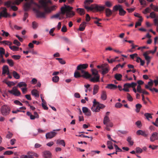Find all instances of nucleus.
<instances>
[{
  "label": "nucleus",
  "mask_w": 158,
  "mask_h": 158,
  "mask_svg": "<svg viewBox=\"0 0 158 158\" xmlns=\"http://www.w3.org/2000/svg\"><path fill=\"white\" fill-rule=\"evenodd\" d=\"M150 17L152 18H156V15L154 12H152L150 15Z\"/></svg>",
  "instance_id": "4d7b16f0"
},
{
  "label": "nucleus",
  "mask_w": 158,
  "mask_h": 158,
  "mask_svg": "<svg viewBox=\"0 0 158 158\" xmlns=\"http://www.w3.org/2000/svg\"><path fill=\"white\" fill-rule=\"evenodd\" d=\"M119 14L121 16L124 15L126 13V11L124 10L122 7L121 8H120V10H119Z\"/></svg>",
  "instance_id": "c9c22d12"
},
{
  "label": "nucleus",
  "mask_w": 158,
  "mask_h": 158,
  "mask_svg": "<svg viewBox=\"0 0 158 158\" xmlns=\"http://www.w3.org/2000/svg\"><path fill=\"white\" fill-rule=\"evenodd\" d=\"M56 144H61L63 147H65V143L64 140L63 139H58L56 141Z\"/></svg>",
  "instance_id": "a878e982"
},
{
  "label": "nucleus",
  "mask_w": 158,
  "mask_h": 158,
  "mask_svg": "<svg viewBox=\"0 0 158 158\" xmlns=\"http://www.w3.org/2000/svg\"><path fill=\"white\" fill-rule=\"evenodd\" d=\"M136 152L137 153H141L142 152L143 150L139 147H137L135 149Z\"/></svg>",
  "instance_id": "5fc2aeb1"
},
{
  "label": "nucleus",
  "mask_w": 158,
  "mask_h": 158,
  "mask_svg": "<svg viewBox=\"0 0 158 158\" xmlns=\"http://www.w3.org/2000/svg\"><path fill=\"white\" fill-rule=\"evenodd\" d=\"M7 62L10 66L12 67L13 66L14 62L12 60L8 59L7 60Z\"/></svg>",
  "instance_id": "49530a36"
},
{
  "label": "nucleus",
  "mask_w": 158,
  "mask_h": 158,
  "mask_svg": "<svg viewBox=\"0 0 158 158\" xmlns=\"http://www.w3.org/2000/svg\"><path fill=\"white\" fill-rule=\"evenodd\" d=\"M127 98L128 100L130 102H131L133 101V98L131 96L129 93H127Z\"/></svg>",
  "instance_id": "864d4df0"
},
{
  "label": "nucleus",
  "mask_w": 158,
  "mask_h": 158,
  "mask_svg": "<svg viewBox=\"0 0 158 158\" xmlns=\"http://www.w3.org/2000/svg\"><path fill=\"white\" fill-rule=\"evenodd\" d=\"M32 95L35 97H38L39 96V94L38 91L36 89H33L31 91Z\"/></svg>",
  "instance_id": "412c9836"
},
{
  "label": "nucleus",
  "mask_w": 158,
  "mask_h": 158,
  "mask_svg": "<svg viewBox=\"0 0 158 158\" xmlns=\"http://www.w3.org/2000/svg\"><path fill=\"white\" fill-rule=\"evenodd\" d=\"M151 142H154L155 140H158V133L156 132L153 133L150 138Z\"/></svg>",
  "instance_id": "9b49d317"
},
{
  "label": "nucleus",
  "mask_w": 158,
  "mask_h": 158,
  "mask_svg": "<svg viewBox=\"0 0 158 158\" xmlns=\"http://www.w3.org/2000/svg\"><path fill=\"white\" fill-rule=\"evenodd\" d=\"M86 23L85 22H82L80 25L79 27V30L81 31H83L85 29L86 26Z\"/></svg>",
  "instance_id": "5701e85b"
},
{
  "label": "nucleus",
  "mask_w": 158,
  "mask_h": 158,
  "mask_svg": "<svg viewBox=\"0 0 158 158\" xmlns=\"http://www.w3.org/2000/svg\"><path fill=\"white\" fill-rule=\"evenodd\" d=\"M144 116L146 117L148 120H149V118H152V116L151 114L148 113H146L144 114Z\"/></svg>",
  "instance_id": "09e8293b"
},
{
  "label": "nucleus",
  "mask_w": 158,
  "mask_h": 158,
  "mask_svg": "<svg viewBox=\"0 0 158 158\" xmlns=\"http://www.w3.org/2000/svg\"><path fill=\"white\" fill-rule=\"evenodd\" d=\"M105 5L108 7H111L112 6V3L109 1H107L105 3Z\"/></svg>",
  "instance_id": "3c124183"
},
{
  "label": "nucleus",
  "mask_w": 158,
  "mask_h": 158,
  "mask_svg": "<svg viewBox=\"0 0 158 158\" xmlns=\"http://www.w3.org/2000/svg\"><path fill=\"white\" fill-rule=\"evenodd\" d=\"M60 129H57L56 130H54L53 131H52L49 132L47 133L45 135L46 138L47 139H51L54 137H55L57 133L54 131H59Z\"/></svg>",
  "instance_id": "423d86ee"
},
{
  "label": "nucleus",
  "mask_w": 158,
  "mask_h": 158,
  "mask_svg": "<svg viewBox=\"0 0 158 158\" xmlns=\"http://www.w3.org/2000/svg\"><path fill=\"white\" fill-rule=\"evenodd\" d=\"M37 7L38 8V9L35 8H33V10L36 13L37 17L40 18H44L45 13L44 12H41L39 10V9L41 7H43L42 6V3L41 6H40L36 3H35Z\"/></svg>",
  "instance_id": "7ed1b4c3"
},
{
  "label": "nucleus",
  "mask_w": 158,
  "mask_h": 158,
  "mask_svg": "<svg viewBox=\"0 0 158 158\" xmlns=\"http://www.w3.org/2000/svg\"><path fill=\"white\" fill-rule=\"evenodd\" d=\"M13 75L14 77L16 79H19L20 78L19 74L15 71H13Z\"/></svg>",
  "instance_id": "ea45409f"
},
{
  "label": "nucleus",
  "mask_w": 158,
  "mask_h": 158,
  "mask_svg": "<svg viewBox=\"0 0 158 158\" xmlns=\"http://www.w3.org/2000/svg\"><path fill=\"white\" fill-rule=\"evenodd\" d=\"M37 27V24L36 23L35 21L32 23V27L33 29H35Z\"/></svg>",
  "instance_id": "0e129e2a"
},
{
  "label": "nucleus",
  "mask_w": 158,
  "mask_h": 158,
  "mask_svg": "<svg viewBox=\"0 0 158 158\" xmlns=\"http://www.w3.org/2000/svg\"><path fill=\"white\" fill-rule=\"evenodd\" d=\"M52 79L53 82L57 83L59 80V77L57 76H55L52 77Z\"/></svg>",
  "instance_id": "e433bc0d"
},
{
  "label": "nucleus",
  "mask_w": 158,
  "mask_h": 158,
  "mask_svg": "<svg viewBox=\"0 0 158 158\" xmlns=\"http://www.w3.org/2000/svg\"><path fill=\"white\" fill-rule=\"evenodd\" d=\"M82 74L81 76L86 78H91V75L89 74L87 72L85 71H82L81 73Z\"/></svg>",
  "instance_id": "2eb2a0df"
},
{
  "label": "nucleus",
  "mask_w": 158,
  "mask_h": 158,
  "mask_svg": "<svg viewBox=\"0 0 158 158\" xmlns=\"http://www.w3.org/2000/svg\"><path fill=\"white\" fill-rule=\"evenodd\" d=\"M10 48L13 51H18L19 49L18 47L15 46H11V45L10 46Z\"/></svg>",
  "instance_id": "8fccbe9b"
},
{
  "label": "nucleus",
  "mask_w": 158,
  "mask_h": 158,
  "mask_svg": "<svg viewBox=\"0 0 158 158\" xmlns=\"http://www.w3.org/2000/svg\"><path fill=\"white\" fill-rule=\"evenodd\" d=\"M21 157L22 158H33L32 155H23Z\"/></svg>",
  "instance_id": "603ef678"
},
{
  "label": "nucleus",
  "mask_w": 158,
  "mask_h": 158,
  "mask_svg": "<svg viewBox=\"0 0 158 158\" xmlns=\"http://www.w3.org/2000/svg\"><path fill=\"white\" fill-rule=\"evenodd\" d=\"M100 108L98 105H93V107L91 108V110L94 112H98L99 111Z\"/></svg>",
  "instance_id": "aec40b11"
},
{
  "label": "nucleus",
  "mask_w": 158,
  "mask_h": 158,
  "mask_svg": "<svg viewBox=\"0 0 158 158\" xmlns=\"http://www.w3.org/2000/svg\"><path fill=\"white\" fill-rule=\"evenodd\" d=\"M106 15L107 17H109L112 14V11L109 8H106L105 10Z\"/></svg>",
  "instance_id": "c85d7f7f"
},
{
  "label": "nucleus",
  "mask_w": 158,
  "mask_h": 158,
  "mask_svg": "<svg viewBox=\"0 0 158 158\" xmlns=\"http://www.w3.org/2000/svg\"><path fill=\"white\" fill-rule=\"evenodd\" d=\"M137 85V83L135 82H132L131 83H126L124 84V85L126 86H127L128 88L130 87L133 88V87H135Z\"/></svg>",
  "instance_id": "a211bd4d"
},
{
  "label": "nucleus",
  "mask_w": 158,
  "mask_h": 158,
  "mask_svg": "<svg viewBox=\"0 0 158 158\" xmlns=\"http://www.w3.org/2000/svg\"><path fill=\"white\" fill-rule=\"evenodd\" d=\"M78 13L80 15H84L85 13V10L84 9L81 8H78L76 9Z\"/></svg>",
  "instance_id": "393cba45"
},
{
  "label": "nucleus",
  "mask_w": 158,
  "mask_h": 158,
  "mask_svg": "<svg viewBox=\"0 0 158 158\" xmlns=\"http://www.w3.org/2000/svg\"><path fill=\"white\" fill-rule=\"evenodd\" d=\"M25 1H28V2H26L24 5V9L25 11H28L30 9L32 4L34 3L35 5V3L33 2L32 0H25Z\"/></svg>",
  "instance_id": "0eeeda50"
},
{
  "label": "nucleus",
  "mask_w": 158,
  "mask_h": 158,
  "mask_svg": "<svg viewBox=\"0 0 158 158\" xmlns=\"http://www.w3.org/2000/svg\"><path fill=\"white\" fill-rule=\"evenodd\" d=\"M9 73L8 67L7 65H4L3 66L2 68V74H9Z\"/></svg>",
  "instance_id": "f3484780"
},
{
  "label": "nucleus",
  "mask_w": 158,
  "mask_h": 158,
  "mask_svg": "<svg viewBox=\"0 0 158 158\" xmlns=\"http://www.w3.org/2000/svg\"><path fill=\"white\" fill-rule=\"evenodd\" d=\"M114 146L115 147V148L116 150V152H115V154H117V152H122V150L116 144H114Z\"/></svg>",
  "instance_id": "4c0bfd02"
},
{
  "label": "nucleus",
  "mask_w": 158,
  "mask_h": 158,
  "mask_svg": "<svg viewBox=\"0 0 158 158\" xmlns=\"http://www.w3.org/2000/svg\"><path fill=\"white\" fill-rule=\"evenodd\" d=\"M145 88L146 89H149V90H150L152 92H153L154 91H155L156 93L158 92V90L157 89L155 88H150L149 87V86H148V85H145Z\"/></svg>",
  "instance_id": "bb28decb"
},
{
  "label": "nucleus",
  "mask_w": 158,
  "mask_h": 158,
  "mask_svg": "<svg viewBox=\"0 0 158 158\" xmlns=\"http://www.w3.org/2000/svg\"><path fill=\"white\" fill-rule=\"evenodd\" d=\"M88 66V64H80L77 66V70L80 71L81 73L82 71H85L84 69H86Z\"/></svg>",
  "instance_id": "1a4fd4ad"
},
{
  "label": "nucleus",
  "mask_w": 158,
  "mask_h": 158,
  "mask_svg": "<svg viewBox=\"0 0 158 158\" xmlns=\"http://www.w3.org/2000/svg\"><path fill=\"white\" fill-rule=\"evenodd\" d=\"M142 106L141 104H137L136 105L135 107L136 109L135 111L137 112H139L140 111V108L142 107Z\"/></svg>",
  "instance_id": "79ce46f5"
},
{
  "label": "nucleus",
  "mask_w": 158,
  "mask_h": 158,
  "mask_svg": "<svg viewBox=\"0 0 158 158\" xmlns=\"http://www.w3.org/2000/svg\"><path fill=\"white\" fill-rule=\"evenodd\" d=\"M1 111L3 115L6 116L9 114L10 111V109L6 105L2 106L1 109Z\"/></svg>",
  "instance_id": "39448f33"
},
{
  "label": "nucleus",
  "mask_w": 158,
  "mask_h": 158,
  "mask_svg": "<svg viewBox=\"0 0 158 158\" xmlns=\"http://www.w3.org/2000/svg\"><path fill=\"white\" fill-rule=\"evenodd\" d=\"M92 0H86L84 2V7L85 8L86 6H88L89 5L93 2Z\"/></svg>",
  "instance_id": "f704fd0d"
},
{
  "label": "nucleus",
  "mask_w": 158,
  "mask_h": 158,
  "mask_svg": "<svg viewBox=\"0 0 158 158\" xmlns=\"http://www.w3.org/2000/svg\"><path fill=\"white\" fill-rule=\"evenodd\" d=\"M73 8L69 6L64 5V6L61 8L62 15H66V18H71L75 15V13L71 10Z\"/></svg>",
  "instance_id": "f257e3e1"
},
{
  "label": "nucleus",
  "mask_w": 158,
  "mask_h": 158,
  "mask_svg": "<svg viewBox=\"0 0 158 158\" xmlns=\"http://www.w3.org/2000/svg\"><path fill=\"white\" fill-rule=\"evenodd\" d=\"M17 87H18L19 88H21L22 87H27V84L26 83L24 82H19L18 84L17 85Z\"/></svg>",
  "instance_id": "b1692460"
},
{
  "label": "nucleus",
  "mask_w": 158,
  "mask_h": 158,
  "mask_svg": "<svg viewBox=\"0 0 158 158\" xmlns=\"http://www.w3.org/2000/svg\"><path fill=\"white\" fill-rule=\"evenodd\" d=\"M101 98L103 100H105L106 99V93L105 91H102L101 95Z\"/></svg>",
  "instance_id": "6ab92c4d"
},
{
  "label": "nucleus",
  "mask_w": 158,
  "mask_h": 158,
  "mask_svg": "<svg viewBox=\"0 0 158 158\" xmlns=\"http://www.w3.org/2000/svg\"><path fill=\"white\" fill-rule=\"evenodd\" d=\"M81 76L80 75V73L76 71L74 73V77H75L78 78Z\"/></svg>",
  "instance_id": "c03bdc74"
},
{
  "label": "nucleus",
  "mask_w": 158,
  "mask_h": 158,
  "mask_svg": "<svg viewBox=\"0 0 158 158\" xmlns=\"http://www.w3.org/2000/svg\"><path fill=\"white\" fill-rule=\"evenodd\" d=\"M139 1L141 5H146V2L145 0H139Z\"/></svg>",
  "instance_id": "69168bd1"
},
{
  "label": "nucleus",
  "mask_w": 158,
  "mask_h": 158,
  "mask_svg": "<svg viewBox=\"0 0 158 158\" xmlns=\"http://www.w3.org/2000/svg\"><path fill=\"white\" fill-rule=\"evenodd\" d=\"M143 89H142L140 85H138L137 87V91L139 93H141L142 92Z\"/></svg>",
  "instance_id": "de8ad7c7"
},
{
  "label": "nucleus",
  "mask_w": 158,
  "mask_h": 158,
  "mask_svg": "<svg viewBox=\"0 0 158 158\" xmlns=\"http://www.w3.org/2000/svg\"><path fill=\"white\" fill-rule=\"evenodd\" d=\"M106 88L110 89H115L117 88V86L115 85L110 84H108Z\"/></svg>",
  "instance_id": "dca6fc26"
},
{
  "label": "nucleus",
  "mask_w": 158,
  "mask_h": 158,
  "mask_svg": "<svg viewBox=\"0 0 158 158\" xmlns=\"http://www.w3.org/2000/svg\"><path fill=\"white\" fill-rule=\"evenodd\" d=\"M122 7V6L120 5H116L113 7V11H116L118 10L119 11V10H120V8H121Z\"/></svg>",
  "instance_id": "2f4dec72"
},
{
  "label": "nucleus",
  "mask_w": 158,
  "mask_h": 158,
  "mask_svg": "<svg viewBox=\"0 0 158 158\" xmlns=\"http://www.w3.org/2000/svg\"><path fill=\"white\" fill-rule=\"evenodd\" d=\"M42 6L46 12H51L52 10H55L56 7V6L54 5L49 8L48 7L44 1L42 2Z\"/></svg>",
  "instance_id": "20e7f679"
},
{
  "label": "nucleus",
  "mask_w": 158,
  "mask_h": 158,
  "mask_svg": "<svg viewBox=\"0 0 158 158\" xmlns=\"http://www.w3.org/2000/svg\"><path fill=\"white\" fill-rule=\"evenodd\" d=\"M13 135V134L9 131L8 132V133L6 135V137L8 139L11 138Z\"/></svg>",
  "instance_id": "13d9d810"
},
{
  "label": "nucleus",
  "mask_w": 158,
  "mask_h": 158,
  "mask_svg": "<svg viewBox=\"0 0 158 158\" xmlns=\"http://www.w3.org/2000/svg\"><path fill=\"white\" fill-rule=\"evenodd\" d=\"M96 10L97 11H101L103 10L105 8V7L103 6H99L96 5Z\"/></svg>",
  "instance_id": "473e14b6"
},
{
  "label": "nucleus",
  "mask_w": 158,
  "mask_h": 158,
  "mask_svg": "<svg viewBox=\"0 0 158 158\" xmlns=\"http://www.w3.org/2000/svg\"><path fill=\"white\" fill-rule=\"evenodd\" d=\"M1 8L2 10L0 13L2 15L3 17L7 18L10 16V14L7 13V9L6 8L2 7Z\"/></svg>",
  "instance_id": "9d476101"
},
{
  "label": "nucleus",
  "mask_w": 158,
  "mask_h": 158,
  "mask_svg": "<svg viewBox=\"0 0 158 158\" xmlns=\"http://www.w3.org/2000/svg\"><path fill=\"white\" fill-rule=\"evenodd\" d=\"M146 60H150L151 57L148 56V53L147 52H145L143 54Z\"/></svg>",
  "instance_id": "a18cd8bd"
},
{
  "label": "nucleus",
  "mask_w": 158,
  "mask_h": 158,
  "mask_svg": "<svg viewBox=\"0 0 158 158\" xmlns=\"http://www.w3.org/2000/svg\"><path fill=\"white\" fill-rule=\"evenodd\" d=\"M8 92L16 96H19L20 94V92L18 90L16 86L14 87L11 90L8 91Z\"/></svg>",
  "instance_id": "6e6552de"
},
{
  "label": "nucleus",
  "mask_w": 158,
  "mask_h": 158,
  "mask_svg": "<svg viewBox=\"0 0 158 158\" xmlns=\"http://www.w3.org/2000/svg\"><path fill=\"white\" fill-rule=\"evenodd\" d=\"M102 74L103 75L107 73L109 71V69L108 68H104V67H102Z\"/></svg>",
  "instance_id": "72a5a7b5"
},
{
  "label": "nucleus",
  "mask_w": 158,
  "mask_h": 158,
  "mask_svg": "<svg viewBox=\"0 0 158 158\" xmlns=\"http://www.w3.org/2000/svg\"><path fill=\"white\" fill-rule=\"evenodd\" d=\"M107 144L108 148L110 150L114 148L113 146V143L111 141H107Z\"/></svg>",
  "instance_id": "7c9ffc66"
},
{
  "label": "nucleus",
  "mask_w": 158,
  "mask_h": 158,
  "mask_svg": "<svg viewBox=\"0 0 158 158\" xmlns=\"http://www.w3.org/2000/svg\"><path fill=\"white\" fill-rule=\"evenodd\" d=\"M148 85L149 86V87L151 88L153 84V82L152 80L150 79V81L148 82Z\"/></svg>",
  "instance_id": "bf43d9fd"
},
{
  "label": "nucleus",
  "mask_w": 158,
  "mask_h": 158,
  "mask_svg": "<svg viewBox=\"0 0 158 158\" xmlns=\"http://www.w3.org/2000/svg\"><path fill=\"white\" fill-rule=\"evenodd\" d=\"M136 134L138 135H141L145 137H147L148 135V134L146 133L145 131L140 130H138L136 131Z\"/></svg>",
  "instance_id": "ddd939ff"
},
{
  "label": "nucleus",
  "mask_w": 158,
  "mask_h": 158,
  "mask_svg": "<svg viewBox=\"0 0 158 158\" xmlns=\"http://www.w3.org/2000/svg\"><path fill=\"white\" fill-rule=\"evenodd\" d=\"M12 57L15 60H18L20 58L21 56L20 55H14L12 56Z\"/></svg>",
  "instance_id": "e2e57ef3"
},
{
  "label": "nucleus",
  "mask_w": 158,
  "mask_h": 158,
  "mask_svg": "<svg viewBox=\"0 0 158 158\" xmlns=\"http://www.w3.org/2000/svg\"><path fill=\"white\" fill-rule=\"evenodd\" d=\"M61 15V18H64V17L63 16V15H62V13H61V10H60V11L58 13H56V14L54 15H52L51 17V19H53L54 18L56 19H58L59 20H60L61 18L60 17H59Z\"/></svg>",
  "instance_id": "f8f14e48"
},
{
  "label": "nucleus",
  "mask_w": 158,
  "mask_h": 158,
  "mask_svg": "<svg viewBox=\"0 0 158 158\" xmlns=\"http://www.w3.org/2000/svg\"><path fill=\"white\" fill-rule=\"evenodd\" d=\"M122 104L119 102H117L115 104V106L117 108H120L122 106Z\"/></svg>",
  "instance_id": "680f3d73"
},
{
  "label": "nucleus",
  "mask_w": 158,
  "mask_h": 158,
  "mask_svg": "<svg viewBox=\"0 0 158 158\" xmlns=\"http://www.w3.org/2000/svg\"><path fill=\"white\" fill-rule=\"evenodd\" d=\"M110 122V119L108 116H105L103 119V123L105 124H107V123Z\"/></svg>",
  "instance_id": "c756f323"
},
{
  "label": "nucleus",
  "mask_w": 158,
  "mask_h": 158,
  "mask_svg": "<svg viewBox=\"0 0 158 158\" xmlns=\"http://www.w3.org/2000/svg\"><path fill=\"white\" fill-rule=\"evenodd\" d=\"M82 110L83 112L85 114L89 110L87 107H82Z\"/></svg>",
  "instance_id": "338daca9"
},
{
  "label": "nucleus",
  "mask_w": 158,
  "mask_h": 158,
  "mask_svg": "<svg viewBox=\"0 0 158 158\" xmlns=\"http://www.w3.org/2000/svg\"><path fill=\"white\" fill-rule=\"evenodd\" d=\"M127 141L129 143V144L132 146L133 145L134 142L131 140V136H129L127 137Z\"/></svg>",
  "instance_id": "a19ab883"
},
{
  "label": "nucleus",
  "mask_w": 158,
  "mask_h": 158,
  "mask_svg": "<svg viewBox=\"0 0 158 158\" xmlns=\"http://www.w3.org/2000/svg\"><path fill=\"white\" fill-rule=\"evenodd\" d=\"M122 77V75L120 74H116L114 76L115 79L118 81L121 80Z\"/></svg>",
  "instance_id": "58836bf2"
},
{
  "label": "nucleus",
  "mask_w": 158,
  "mask_h": 158,
  "mask_svg": "<svg viewBox=\"0 0 158 158\" xmlns=\"http://www.w3.org/2000/svg\"><path fill=\"white\" fill-rule=\"evenodd\" d=\"M91 70L94 77L90 78V81L94 83L99 82L100 76L98 74V71L95 69H91Z\"/></svg>",
  "instance_id": "f03ea898"
},
{
  "label": "nucleus",
  "mask_w": 158,
  "mask_h": 158,
  "mask_svg": "<svg viewBox=\"0 0 158 158\" xmlns=\"http://www.w3.org/2000/svg\"><path fill=\"white\" fill-rule=\"evenodd\" d=\"M2 43L4 44H5L6 45H9V47H10V46L12 44V43L11 42L9 41L6 40L2 41Z\"/></svg>",
  "instance_id": "6e6d98bb"
},
{
  "label": "nucleus",
  "mask_w": 158,
  "mask_h": 158,
  "mask_svg": "<svg viewBox=\"0 0 158 158\" xmlns=\"http://www.w3.org/2000/svg\"><path fill=\"white\" fill-rule=\"evenodd\" d=\"M13 153V152L10 151H6L4 153V155H10L12 154Z\"/></svg>",
  "instance_id": "052dcab7"
},
{
  "label": "nucleus",
  "mask_w": 158,
  "mask_h": 158,
  "mask_svg": "<svg viewBox=\"0 0 158 158\" xmlns=\"http://www.w3.org/2000/svg\"><path fill=\"white\" fill-rule=\"evenodd\" d=\"M97 5H91L90 6H86L85 7V9L88 10H92L93 9H95L96 10V6Z\"/></svg>",
  "instance_id": "cd10ccee"
},
{
  "label": "nucleus",
  "mask_w": 158,
  "mask_h": 158,
  "mask_svg": "<svg viewBox=\"0 0 158 158\" xmlns=\"http://www.w3.org/2000/svg\"><path fill=\"white\" fill-rule=\"evenodd\" d=\"M99 89V86L97 85H94L93 88V94L95 95L98 92Z\"/></svg>",
  "instance_id": "4be33fe9"
},
{
  "label": "nucleus",
  "mask_w": 158,
  "mask_h": 158,
  "mask_svg": "<svg viewBox=\"0 0 158 158\" xmlns=\"http://www.w3.org/2000/svg\"><path fill=\"white\" fill-rule=\"evenodd\" d=\"M43 156L45 158H51L52 154L48 151H45L43 153Z\"/></svg>",
  "instance_id": "4468645a"
},
{
  "label": "nucleus",
  "mask_w": 158,
  "mask_h": 158,
  "mask_svg": "<svg viewBox=\"0 0 158 158\" xmlns=\"http://www.w3.org/2000/svg\"><path fill=\"white\" fill-rule=\"evenodd\" d=\"M150 11V9L149 7L146 8L144 11H143V13L144 14H146L147 13H148Z\"/></svg>",
  "instance_id": "774afa93"
},
{
  "label": "nucleus",
  "mask_w": 158,
  "mask_h": 158,
  "mask_svg": "<svg viewBox=\"0 0 158 158\" xmlns=\"http://www.w3.org/2000/svg\"><path fill=\"white\" fill-rule=\"evenodd\" d=\"M56 59L58 60L61 64H64L66 63L61 58H56Z\"/></svg>",
  "instance_id": "37998d69"
}]
</instances>
